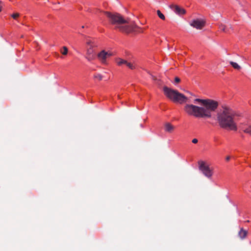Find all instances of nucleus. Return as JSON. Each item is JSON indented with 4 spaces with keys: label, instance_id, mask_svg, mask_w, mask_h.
Returning a JSON list of instances; mask_svg holds the SVG:
<instances>
[{
    "label": "nucleus",
    "instance_id": "nucleus-26",
    "mask_svg": "<svg viewBox=\"0 0 251 251\" xmlns=\"http://www.w3.org/2000/svg\"><path fill=\"white\" fill-rule=\"evenodd\" d=\"M82 27V28H84V25H83V26H82V27Z\"/></svg>",
    "mask_w": 251,
    "mask_h": 251
},
{
    "label": "nucleus",
    "instance_id": "nucleus-9",
    "mask_svg": "<svg viewBox=\"0 0 251 251\" xmlns=\"http://www.w3.org/2000/svg\"><path fill=\"white\" fill-rule=\"evenodd\" d=\"M93 47L92 46L87 50V56L86 58L88 61H91L95 58V55L93 54Z\"/></svg>",
    "mask_w": 251,
    "mask_h": 251
},
{
    "label": "nucleus",
    "instance_id": "nucleus-10",
    "mask_svg": "<svg viewBox=\"0 0 251 251\" xmlns=\"http://www.w3.org/2000/svg\"><path fill=\"white\" fill-rule=\"evenodd\" d=\"M175 127L169 123H167L165 124V130L168 132H172L174 130Z\"/></svg>",
    "mask_w": 251,
    "mask_h": 251
},
{
    "label": "nucleus",
    "instance_id": "nucleus-2",
    "mask_svg": "<svg viewBox=\"0 0 251 251\" xmlns=\"http://www.w3.org/2000/svg\"><path fill=\"white\" fill-rule=\"evenodd\" d=\"M104 14L108 18L109 22L115 26V29L126 34H129L135 30L138 26L133 23L129 22L125 19L120 14L112 13L109 12H104Z\"/></svg>",
    "mask_w": 251,
    "mask_h": 251
},
{
    "label": "nucleus",
    "instance_id": "nucleus-6",
    "mask_svg": "<svg viewBox=\"0 0 251 251\" xmlns=\"http://www.w3.org/2000/svg\"><path fill=\"white\" fill-rule=\"evenodd\" d=\"M205 25V22L201 19H196L193 20L190 23V25L198 29H202Z\"/></svg>",
    "mask_w": 251,
    "mask_h": 251
},
{
    "label": "nucleus",
    "instance_id": "nucleus-15",
    "mask_svg": "<svg viewBox=\"0 0 251 251\" xmlns=\"http://www.w3.org/2000/svg\"><path fill=\"white\" fill-rule=\"evenodd\" d=\"M157 14L158 16L162 20H165V16L161 12V11L159 10H157Z\"/></svg>",
    "mask_w": 251,
    "mask_h": 251
},
{
    "label": "nucleus",
    "instance_id": "nucleus-11",
    "mask_svg": "<svg viewBox=\"0 0 251 251\" xmlns=\"http://www.w3.org/2000/svg\"><path fill=\"white\" fill-rule=\"evenodd\" d=\"M247 233V231L244 230L243 228H242L238 232V235L241 239H243L246 238Z\"/></svg>",
    "mask_w": 251,
    "mask_h": 251
},
{
    "label": "nucleus",
    "instance_id": "nucleus-20",
    "mask_svg": "<svg viewBox=\"0 0 251 251\" xmlns=\"http://www.w3.org/2000/svg\"><path fill=\"white\" fill-rule=\"evenodd\" d=\"M19 16V14L18 13H14L11 15V17L14 19H16Z\"/></svg>",
    "mask_w": 251,
    "mask_h": 251
},
{
    "label": "nucleus",
    "instance_id": "nucleus-16",
    "mask_svg": "<svg viewBox=\"0 0 251 251\" xmlns=\"http://www.w3.org/2000/svg\"><path fill=\"white\" fill-rule=\"evenodd\" d=\"M94 78L97 79L99 80H101L102 79V76L100 74H95L94 75Z\"/></svg>",
    "mask_w": 251,
    "mask_h": 251
},
{
    "label": "nucleus",
    "instance_id": "nucleus-7",
    "mask_svg": "<svg viewBox=\"0 0 251 251\" xmlns=\"http://www.w3.org/2000/svg\"><path fill=\"white\" fill-rule=\"evenodd\" d=\"M112 53L110 52H106L103 50L98 54L99 59L102 63H105L106 59L111 56Z\"/></svg>",
    "mask_w": 251,
    "mask_h": 251
},
{
    "label": "nucleus",
    "instance_id": "nucleus-5",
    "mask_svg": "<svg viewBox=\"0 0 251 251\" xmlns=\"http://www.w3.org/2000/svg\"><path fill=\"white\" fill-rule=\"evenodd\" d=\"M199 169L202 174L208 178L211 177L213 175V170L206 163L202 161H198Z\"/></svg>",
    "mask_w": 251,
    "mask_h": 251
},
{
    "label": "nucleus",
    "instance_id": "nucleus-25",
    "mask_svg": "<svg viewBox=\"0 0 251 251\" xmlns=\"http://www.w3.org/2000/svg\"><path fill=\"white\" fill-rule=\"evenodd\" d=\"M91 43V42L90 41H88V42H87V44L88 45H90Z\"/></svg>",
    "mask_w": 251,
    "mask_h": 251
},
{
    "label": "nucleus",
    "instance_id": "nucleus-23",
    "mask_svg": "<svg viewBox=\"0 0 251 251\" xmlns=\"http://www.w3.org/2000/svg\"><path fill=\"white\" fill-rule=\"evenodd\" d=\"M3 5V2L1 1H0V12L1 11Z\"/></svg>",
    "mask_w": 251,
    "mask_h": 251
},
{
    "label": "nucleus",
    "instance_id": "nucleus-12",
    "mask_svg": "<svg viewBox=\"0 0 251 251\" xmlns=\"http://www.w3.org/2000/svg\"><path fill=\"white\" fill-rule=\"evenodd\" d=\"M116 62L118 66H121L123 64H125L126 65L127 62L126 60L119 58L116 60Z\"/></svg>",
    "mask_w": 251,
    "mask_h": 251
},
{
    "label": "nucleus",
    "instance_id": "nucleus-21",
    "mask_svg": "<svg viewBox=\"0 0 251 251\" xmlns=\"http://www.w3.org/2000/svg\"><path fill=\"white\" fill-rule=\"evenodd\" d=\"M175 81L176 83H179L180 81V79L178 77H176L175 78Z\"/></svg>",
    "mask_w": 251,
    "mask_h": 251
},
{
    "label": "nucleus",
    "instance_id": "nucleus-1",
    "mask_svg": "<svg viewBox=\"0 0 251 251\" xmlns=\"http://www.w3.org/2000/svg\"><path fill=\"white\" fill-rule=\"evenodd\" d=\"M194 103H198L200 106L193 104H186L184 111L189 116L197 118L208 119L212 117V113L218 106V102L214 100L206 99H196Z\"/></svg>",
    "mask_w": 251,
    "mask_h": 251
},
{
    "label": "nucleus",
    "instance_id": "nucleus-14",
    "mask_svg": "<svg viewBox=\"0 0 251 251\" xmlns=\"http://www.w3.org/2000/svg\"><path fill=\"white\" fill-rule=\"evenodd\" d=\"M243 131L247 134H250L251 135V125L249 126L246 128H245L243 129Z\"/></svg>",
    "mask_w": 251,
    "mask_h": 251
},
{
    "label": "nucleus",
    "instance_id": "nucleus-22",
    "mask_svg": "<svg viewBox=\"0 0 251 251\" xmlns=\"http://www.w3.org/2000/svg\"><path fill=\"white\" fill-rule=\"evenodd\" d=\"M192 143H194V144H196L198 143V139H197L196 138H194L192 140Z\"/></svg>",
    "mask_w": 251,
    "mask_h": 251
},
{
    "label": "nucleus",
    "instance_id": "nucleus-3",
    "mask_svg": "<svg viewBox=\"0 0 251 251\" xmlns=\"http://www.w3.org/2000/svg\"><path fill=\"white\" fill-rule=\"evenodd\" d=\"M217 121L220 126L222 128H228L233 130H237L236 114L228 107H224L223 110L218 113Z\"/></svg>",
    "mask_w": 251,
    "mask_h": 251
},
{
    "label": "nucleus",
    "instance_id": "nucleus-18",
    "mask_svg": "<svg viewBox=\"0 0 251 251\" xmlns=\"http://www.w3.org/2000/svg\"><path fill=\"white\" fill-rule=\"evenodd\" d=\"M126 66L128 67L130 69H134L135 68V66L131 63L130 62H127Z\"/></svg>",
    "mask_w": 251,
    "mask_h": 251
},
{
    "label": "nucleus",
    "instance_id": "nucleus-17",
    "mask_svg": "<svg viewBox=\"0 0 251 251\" xmlns=\"http://www.w3.org/2000/svg\"><path fill=\"white\" fill-rule=\"evenodd\" d=\"M62 49H63V50H61V52L62 53V54H63V55L67 54L68 51L67 48L65 46H64V47H63Z\"/></svg>",
    "mask_w": 251,
    "mask_h": 251
},
{
    "label": "nucleus",
    "instance_id": "nucleus-24",
    "mask_svg": "<svg viewBox=\"0 0 251 251\" xmlns=\"http://www.w3.org/2000/svg\"><path fill=\"white\" fill-rule=\"evenodd\" d=\"M226 161H229V159H230V156H227L226 157Z\"/></svg>",
    "mask_w": 251,
    "mask_h": 251
},
{
    "label": "nucleus",
    "instance_id": "nucleus-13",
    "mask_svg": "<svg viewBox=\"0 0 251 251\" xmlns=\"http://www.w3.org/2000/svg\"><path fill=\"white\" fill-rule=\"evenodd\" d=\"M229 63L235 69L240 70L241 69V67L236 62L233 61H230Z\"/></svg>",
    "mask_w": 251,
    "mask_h": 251
},
{
    "label": "nucleus",
    "instance_id": "nucleus-8",
    "mask_svg": "<svg viewBox=\"0 0 251 251\" xmlns=\"http://www.w3.org/2000/svg\"><path fill=\"white\" fill-rule=\"evenodd\" d=\"M169 7L176 14L179 16L184 15L186 13L185 10L178 5L171 4Z\"/></svg>",
    "mask_w": 251,
    "mask_h": 251
},
{
    "label": "nucleus",
    "instance_id": "nucleus-4",
    "mask_svg": "<svg viewBox=\"0 0 251 251\" xmlns=\"http://www.w3.org/2000/svg\"><path fill=\"white\" fill-rule=\"evenodd\" d=\"M163 91L165 95L174 102L182 104L188 101V98L177 90L164 86Z\"/></svg>",
    "mask_w": 251,
    "mask_h": 251
},
{
    "label": "nucleus",
    "instance_id": "nucleus-19",
    "mask_svg": "<svg viewBox=\"0 0 251 251\" xmlns=\"http://www.w3.org/2000/svg\"><path fill=\"white\" fill-rule=\"evenodd\" d=\"M220 29L224 31V32H227V30L226 29V26L225 25H220Z\"/></svg>",
    "mask_w": 251,
    "mask_h": 251
}]
</instances>
